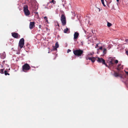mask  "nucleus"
I'll use <instances>...</instances> for the list:
<instances>
[{
    "instance_id": "37",
    "label": "nucleus",
    "mask_w": 128,
    "mask_h": 128,
    "mask_svg": "<svg viewBox=\"0 0 128 128\" xmlns=\"http://www.w3.org/2000/svg\"><path fill=\"white\" fill-rule=\"evenodd\" d=\"M58 26H59V25H58Z\"/></svg>"
},
{
    "instance_id": "38",
    "label": "nucleus",
    "mask_w": 128,
    "mask_h": 128,
    "mask_svg": "<svg viewBox=\"0 0 128 128\" xmlns=\"http://www.w3.org/2000/svg\"><path fill=\"white\" fill-rule=\"evenodd\" d=\"M54 48H55V47H54Z\"/></svg>"
},
{
    "instance_id": "39",
    "label": "nucleus",
    "mask_w": 128,
    "mask_h": 128,
    "mask_svg": "<svg viewBox=\"0 0 128 128\" xmlns=\"http://www.w3.org/2000/svg\"><path fill=\"white\" fill-rule=\"evenodd\" d=\"M49 52H48V53H49Z\"/></svg>"
},
{
    "instance_id": "35",
    "label": "nucleus",
    "mask_w": 128,
    "mask_h": 128,
    "mask_svg": "<svg viewBox=\"0 0 128 128\" xmlns=\"http://www.w3.org/2000/svg\"><path fill=\"white\" fill-rule=\"evenodd\" d=\"M117 70H119V69L118 68H117Z\"/></svg>"
},
{
    "instance_id": "14",
    "label": "nucleus",
    "mask_w": 128,
    "mask_h": 128,
    "mask_svg": "<svg viewBox=\"0 0 128 128\" xmlns=\"http://www.w3.org/2000/svg\"><path fill=\"white\" fill-rule=\"evenodd\" d=\"M64 33H68L70 32V31L69 29L68 28L65 29L64 30Z\"/></svg>"
},
{
    "instance_id": "27",
    "label": "nucleus",
    "mask_w": 128,
    "mask_h": 128,
    "mask_svg": "<svg viewBox=\"0 0 128 128\" xmlns=\"http://www.w3.org/2000/svg\"><path fill=\"white\" fill-rule=\"evenodd\" d=\"M99 49L100 50H102V46H101V47H100V48H99Z\"/></svg>"
},
{
    "instance_id": "24",
    "label": "nucleus",
    "mask_w": 128,
    "mask_h": 128,
    "mask_svg": "<svg viewBox=\"0 0 128 128\" xmlns=\"http://www.w3.org/2000/svg\"><path fill=\"white\" fill-rule=\"evenodd\" d=\"M42 26L40 25H39V28H41L42 29Z\"/></svg>"
},
{
    "instance_id": "22",
    "label": "nucleus",
    "mask_w": 128,
    "mask_h": 128,
    "mask_svg": "<svg viewBox=\"0 0 128 128\" xmlns=\"http://www.w3.org/2000/svg\"><path fill=\"white\" fill-rule=\"evenodd\" d=\"M44 19L46 20V22H48V20L47 19V18L46 16H44Z\"/></svg>"
},
{
    "instance_id": "3",
    "label": "nucleus",
    "mask_w": 128,
    "mask_h": 128,
    "mask_svg": "<svg viewBox=\"0 0 128 128\" xmlns=\"http://www.w3.org/2000/svg\"><path fill=\"white\" fill-rule=\"evenodd\" d=\"M60 20L62 22V25L63 26H65L66 24V17L64 14L62 15Z\"/></svg>"
},
{
    "instance_id": "9",
    "label": "nucleus",
    "mask_w": 128,
    "mask_h": 128,
    "mask_svg": "<svg viewBox=\"0 0 128 128\" xmlns=\"http://www.w3.org/2000/svg\"><path fill=\"white\" fill-rule=\"evenodd\" d=\"M79 35V33L78 32H76L74 33V41H76L77 40Z\"/></svg>"
},
{
    "instance_id": "19",
    "label": "nucleus",
    "mask_w": 128,
    "mask_h": 128,
    "mask_svg": "<svg viewBox=\"0 0 128 128\" xmlns=\"http://www.w3.org/2000/svg\"><path fill=\"white\" fill-rule=\"evenodd\" d=\"M112 25V24L109 22H108L107 23V26L108 27H110V26H111Z\"/></svg>"
},
{
    "instance_id": "10",
    "label": "nucleus",
    "mask_w": 128,
    "mask_h": 128,
    "mask_svg": "<svg viewBox=\"0 0 128 128\" xmlns=\"http://www.w3.org/2000/svg\"><path fill=\"white\" fill-rule=\"evenodd\" d=\"M34 23H35L34 22H30L29 28L30 29H32L35 26Z\"/></svg>"
},
{
    "instance_id": "6",
    "label": "nucleus",
    "mask_w": 128,
    "mask_h": 128,
    "mask_svg": "<svg viewBox=\"0 0 128 128\" xmlns=\"http://www.w3.org/2000/svg\"><path fill=\"white\" fill-rule=\"evenodd\" d=\"M24 44V40L23 38L21 39L19 42L18 43V46L22 48Z\"/></svg>"
},
{
    "instance_id": "12",
    "label": "nucleus",
    "mask_w": 128,
    "mask_h": 128,
    "mask_svg": "<svg viewBox=\"0 0 128 128\" xmlns=\"http://www.w3.org/2000/svg\"><path fill=\"white\" fill-rule=\"evenodd\" d=\"M0 57L1 58L4 59L6 57V54L4 52H3L2 53L0 54Z\"/></svg>"
},
{
    "instance_id": "18",
    "label": "nucleus",
    "mask_w": 128,
    "mask_h": 128,
    "mask_svg": "<svg viewBox=\"0 0 128 128\" xmlns=\"http://www.w3.org/2000/svg\"><path fill=\"white\" fill-rule=\"evenodd\" d=\"M106 49L105 48H104V49L103 50V53L104 54H106Z\"/></svg>"
},
{
    "instance_id": "4",
    "label": "nucleus",
    "mask_w": 128,
    "mask_h": 128,
    "mask_svg": "<svg viewBox=\"0 0 128 128\" xmlns=\"http://www.w3.org/2000/svg\"><path fill=\"white\" fill-rule=\"evenodd\" d=\"M24 10L26 16H28L30 14V12L28 10V7L27 5H25L24 7Z\"/></svg>"
},
{
    "instance_id": "1",
    "label": "nucleus",
    "mask_w": 128,
    "mask_h": 128,
    "mask_svg": "<svg viewBox=\"0 0 128 128\" xmlns=\"http://www.w3.org/2000/svg\"><path fill=\"white\" fill-rule=\"evenodd\" d=\"M83 51L80 49L73 50V53L74 55L78 56H80L83 55Z\"/></svg>"
},
{
    "instance_id": "8",
    "label": "nucleus",
    "mask_w": 128,
    "mask_h": 128,
    "mask_svg": "<svg viewBox=\"0 0 128 128\" xmlns=\"http://www.w3.org/2000/svg\"><path fill=\"white\" fill-rule=\"evenodd\" d=\"M109 59L110 61L108 63L109 65L110 66H112L114 64L113 62L114 60V58H112L110 57Z\"/></svg>"
},
{
    "instance_id": "2",
    "label": "nucleus",
    "mask_w": 128,
    "mask_h": 128,
    "mask_svg": "<svg viewBox=\"0 0 128 128\" xmlns=\"http://www.w3.org/2000/svg\"><path fill=\"white\" fill-rule=\"evenodd\" d=\"M30 67L29 65L26 63L22 66V70L25 72H27L30 69Z\"/></svg>"
},
{
    "instance_id": "32",
    "label": "nucleus",
    "mask_w": 128,
    "mask_h": 128,
    "mask_svg": "<svg viewBox=\"0 0 128 128\" xmlns=\"http://www.w3.org/2000/svg\"><path fill=\"white\" fill-rule=\"evenodd\" d=\"M4 62H5V61H3V63L4 64Z\"/></svg>"
},
{
    "instance_id": "21",
    "label": "nucleus",
    "mask_w": 128,
    "mask_h": 128,
    "mask_svg": "<svg viewBox=\"0 0 128 128\" xmlns=\"http://www.w3.org/2000/svg\"><path fill=\"white\" fill-rule=\"evenodd\" d=\"M101 1L102 4H103V6H105L106 5L104 4V0H101Z\"/></svg>"
},
{
    "instance_id": "7",
    "label": "nucleus",
    "mask_w": 128,
    "mask_h": 128,
    "mask_svg": "<svg viewBox=\"0 0 128 128\" xmlns=\"http://www.w3.org/2000/svg\"><path fill=\"white\" fill-rule=\"evenodd\" d=\"M12 36L15 38H20V35L18 33L15 32H12Z\"/></svg>"
},
{
    "instance_id": "23",
    "label": "nucleus",
    "mask_w": 128,
    "mask_h": 128,
    "mask_svg": "<svg viewBox=\"0 0 128 128\" xmlns=\"http://www.w3.org/2000/svg\"><path fill=\"white\" fill-rule=\"evenodd\" d=\"M118 62V61L117 60H115V63L116 64H117Z\"/></svg>"
},
{
    "instance_id": "28",
    "label": "nucleus",
    "mask_w": 128,
    "mask_h": 128,
    "mask_svg": "<svg viewBox=\"0 0 128 128\" xmlns=\"http://www.w3.org/2000/svg\"><path fill=\"white\" fill-rule=\"evenodd\" d=\"M125 41L126 42H128V39H126Z\"/></svg>"
},
{
    "instance_id": "15",
    "label": "nucleus",
    "mask_w": 128,
    "mask_h": 128,
    "mask_svg": "<svg viewBox=\"0 0 128 128\" xmlns=\"http://www.w3.org/2000/svg\"><path fill=\"white\" fill-rule=\"evenodd\" d=\"M59 46L58 44V42H56L55 44V48H54V50H56V48H58Z\"/></svg>"
},
{
    "instance_id": "11",
    "label": "nucleus",
    "mask_w": 128,
    "mask_h": 128,
    "mask_svg": "<svg viewBox=\"0 0 128 128\" xmlns=\"http://www.w3.org/2000/svg\"><path fill=\"white\" fill-rule=\"evenodd\" d=\"M96 58L94 57H88L87 60L88 59L89 60H91L92 62H94L96 60Z\"/></svg>"
},
{
    "instance_id": "29",
    "label": "nucleus",
    "mask_w": 128,
    "mask_h": 128,
    "mask_svg": "<svg viewBox=\"0 0 128 128\" xmlns=\"http://www.w3.org/2000/svg\"><path fill=\"white\" fill-rule=\"evenodd\" d=\"M126 73L128 75V72L125 71Z\"/></svg>"
},
{
    "instance_id": "25",
    "label": "nucleus",
    "mask_w": 128,
    "mask_h": 128,
    "mask_svg": "<svg viewBox=\"0 0 128 128\" xmlns=\"http://www.w3.org/2000/svg\"><path fill=\"white\" fill-rule=\"evenodd\" d=\"M126 53L127 55H128V51L127 50L126 51Z\"/></svg>"
},
{
    "instance_id": "5",
    "label": "nucleus",
    "mask_w": 128,
    "mask_h": 128,
    "mask_svg": "<svg viewBox=\"0 0 128 128\" xmlns=\"http://www.w3.org/2000/svg\"><path fill=\"white\" fill-rule=\"evenodd\" d=\"M97 61L98 62L102 63L103 64H104L106 66L108 67L107 65L105 63L104 60L102 58H100L98 57V60H97Z\"/></svg>"
},
{
    "instance_id": "16",
    "label": "nucleus",
    "mask_w": 128,
    "mask_h": 128,
    "mask_svg": "<svg viewBox=\"0 0 128 128\" xmlns=\"http://www.w3.org/2000/svg\"><path fill=\"white\" fill-rule=\"evenodd\" d=\"M8 71L7 70H5L4 71V74L5 75H10V74L7 72Z\"/></svg>"
},
{
    "instance_id": "34",
    "label": "nucleus",
    "mask_w": 128,
    "mask_h": 128,
    "mask_svg": "<svg viewBox=\"0 0 128 128\" xmlns=\"http://www.w3.org/2000/svg\"><path fill=\"white\" fill-rule=\"evenodd\" d=\"M96 46H98V44H97L96 45Z\"/></svg>"
},
{
    "instance_id": "33",
    "label": "nucleus",
    "mask_w": 128,
    "mask_h": 128,
    "mask_svg": "<svg viewBox=\"0 0 128 128\" xmlns=\"http://www.w3.org/2000/svg\"><path fill=\"white\" fill-rule=\"evenodd\" d=\"M119 1V0H116V1L117 2H118Z\"/></svg>"
},
{
    "instance_id": "26",
    "label": "nucleus",
    "mask_w": 128,
    "mask_h": 128,
    "mask_svg": "<svg viewBox=\"0 0 128 128\" xmlns=\"http://www.w3.org/2000/svg\"><path fill=\"white\" fill-rule=\"evenodd\" d=\"M71 51V50L70 49H68V53L69 52H70Z\"/></svg>"
},
{
    "instance_id": "31",
    "label": "nucleus",
    "mask_w": 128,
    "mask_h": 128,
    "mask_svg": "<svg viewBox=\"0 0 128 128\" xmlns=\"http://www.w3.org/2000/svg\"><path fill=\"white\" fill-rule=\"evenodd\" d=\"M121 65V64H119L118 66V67H119Z\"/></svg>"
},
{
    "instance_id": "13",
    "label": "nucleus",
    "mask_w": 128,
    "mask_h": 128,
    "mask_svg": "<svg viewBox=\"0 0 128 128\" xmlns=\"http://www.w3.org/2000/svg\"><path fill=\"white\" fill-rule=\"evenodd\" d=\"M114 76L116 77H117L120 76L121 78L122 77V76L120 74H119L117 72H115L114 74Z\"/></svg>"
},
{
    "instance_id": "30",
    "label": "nucleus",
    "mask_w": 128,
    "mask_h": 128,
    "mask_svg": "<svg viewBox=\"0 0 128 128\" xmlns=\"http://www.w3.org/2000/svg\"><path fill=\"white\" fill-rule=\"evenodd\" d=\"M97 9H98L99 10V12H100V8H97Z\"/></svg>"
},
{
    "instance_id": "20",
    "label": "nucleus",
    "mask_w": 128,
    "mask_h": 128,
    "mask_svg": "<svg viewBox=\"0 0 128 128\" xmlns=\"http://www.w3.org/2000/svg\"><path fill=\"white\" fill-rule=\"evenodd\" d=\"M50 3H53V4H55L56 3V1H54V0H52L51 1H50Z\"/></svg>"
},
{
    "instance_id": "36",
    "label": "nucleus",
    "mask_w": 128,
    "mask_h": 128,
    "mask_svg": "<svg viewBox=\"0 0 128 128\" xmlns=\"http://www.w3.org/2000/svg\"><path fill=\"white\" fill-rule=\"evenodd\" d=\"M91 54V55H92V54Z\"/></svg>"
},
{
    "instance_id": "17",
    "label": "nucleus",
    "mask_w": 128,
    "mask_h": 128,
    "mask_svg": "<svg viewBox=\"0 0 128 128\" xmlns=\"http://www.w3.org/2000/svg\"><path fill=\"white\" fill-rule=\"evenodd\" d=\"M4 68L3 69H1L0 70V73L2 74H3L4 73Z\"/></svg>"
}]
</instances>
